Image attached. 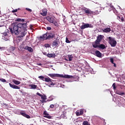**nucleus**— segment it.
I'll return each instance as SVG.
<instances>
[{
    "mask_svg": "<svg viewBox=\"0 0 125 125\" xmlns=\"http://www.w3.org/2000/svg\"><path fill=\"white\" fill-rule=\"evenodd\" d=\"M9 29L11 34H15L16 36L19 35V38H23L27 34V22L12 24L11 28Z\"/></svg>",
    "mask_w": 125,
    "mask_h": 125,
    "instance_id": "nucleus-1",
    "label": "nucleus"
},
{
    "mask_svg": "<svg viewBox=\"0 0 125 125\" xmlns=\"http://www.w3.org/2000/svg\"><path fill=\"white\" fill-rule=\"evenodd\" d=\"M8 35L7 33H4L3 34V38H4V37H7Z\"/></svg>",
    "mask_w": 125,
    "mask_h": 125,
    "instance_id": "nucleus-40",
    "label": "nucleus"
},
{
    "mask_svg": "<svg viewBox=\"0 0 125 125\" xmlns=\"http://www.w3.org/2000/svg\"><path fill=\"white\" fill-rule=\"evenodd\" d=\"M0 49H1V50H4V49H5V48L0 47Z\"/></svg>",
    "mask_w": 125,
    "mask_h": 125,
    "instance_id": "nucleus-44",
    "label": "nucleus"
},
{
    "mask_svg": "<svg viewBox=\"0 0 125 125\" xmlns=\"http://www.w3.org/2000/svg\"><path fill=\"white\" fill-rule=\"evenodd\" d=\"M116 94H118V95H125V92H122L119 90H117L116 92Z\"/></svg>",
    "mask_w": 125,
    "mask_h": 125,
    "instance_id": "nucleus-24",
    "label": "nucleus"
},
{
    "mask_svg": "<svg viewBox=\"0 0 125 125\" xmlns=\"http://www.w3.org/2000/svg\"><path fill=\"white\" fill-rule=\"evenodd\" d=\"M24 14H26V13H24Z\"/></svg>",
    "mask_w": 125,
    "mask_h": 125,
    "instance_id": "nucleus-53",
    "label": "nucleus"
},
{
    "mask_svg": "<svg viewBox=\"0 0 125 125\" xmlns=\"http://www.w3.org/2000/svg\"><path fill=\"white\" fill-rule=\"evenodd\" d=\"M104 38V36L100 35L97 37V42H101V41L103 40V38Z\"/></svg>",
    "mask_w": 125,
    "mask_h": 125,
    "instance_id": "nucleus-16",
    "label": "nucleus"
},
{
    "mask_svg": "<svg viewBox=\"0 0 125 125\" xmlns=\"http://www.w3.org/2000/svg\"><path fill=\"white\" fill-rule=\"evenodd\" d=\"M48 76H49V77H50L51 78H52V79H53L54 78H61V77L62 78H63L64 79H73V78H74V76L72 75H61L59 74H48Z\"/></svg>",
    "mask_w": 125,
    "mask_h": 125,
    "instance_id": "nucleus-2",
    "label": "nucleus"
},
{
    "mask_svg": "<svg viewBox=\"0 0 125 125\" xmlns=\"http://www.w3.org/2000/svg\"><path fill=\"white\" fill-rule=\"evenodd\" d=\"M41 99H42V100H40V102H42V103L46 102V101H45L47 99L46 96H45V95H42V96H41Z\"/></svg>",
    "mask_w": 125,
    "mask_h": 125,
    "instance_id": "nucleus-15",
    "label": "nucleus"
},
{
    "mask_svg": "<svg viewBox=\"0 0 125 125\" xmlns=\"http://www.w3.org/2000/svg\"><path fill=\"white\" fill-rule=\"evenodd\" d=\"M44 46L45 47H50V45L48 43H46L44 44Z\"/></svg>",
    "mask_w": 125,
    "mask_h": 125,
    "instance_id": "nucleus-36",
    "label": "nucleus"
},
{
    "mask_svg": "<svg viewBox=\"0 0 125 125\" xmlns=\"http://www.w3.org/2000/svg\"><path fill=\"white\" fill-rule=\"evenodd\" d=\"M83 110H81L80 112H76V116H81V115H83Z\"/></svg>",
    "mask_w": 125,
    "mask_h": 125,
    "instance_id": "nucleus-26",
    "label": "nucleus"
},
{
    "mask_svg": "<svg viewBox=\"0 0 125 125\" xmlns=\"http://www.w3.org/2000/svg\"><path fill=\"white\" fill-rule=\"evenodd\" d=\"M68 61H72L73 58V55H68Z\"/></svg>",
    "mask_w": 125,
    "mask_h": 125,
    "instance_id": "nucleus-28",
    "label": "nucleus"
},
{
    "mask_svg": "<svg viewBox=\"0 0 125 125\" xmlns=\"http://www.w3.org/2000/svg\"><path fill=\"white\" fill-rule=\"evenodd\" d=\"M20 114H21V116L25 117V118H27V119H30V118H31L30 115L26 114V113L25 112H24V111H21Z\"/></svg>",
    "mask_w": 125,
    "mask_h": 125,
    "instance_id": "nucleus-12",
    "label": "nucleus"
},
{
    "mask_svg": "<svg viewBox=\"0 0 125 125\" xmlns=\"http://www.w3.org/2000/svg\"><path fill=\"white\" fill-rule=\"evenodd\" d=\"M48 33H46L45 34H43L42 36H40V39L42 40H43V41H46V40H48Z\"/></svg>",
    "mask_w": 125,
    "mask_h": 125,
    "instance_id": "nucleus-10",
    "label": "nucleus"
},
{
    "mask_svg": "<svg viewBox=\"0 0 125 125\" xmlns=\"http://www.w3.org/2000/svg\"><path fill=\"white\" fill-rule=\"evenodd\" d=\"M55 56H56L55 53H51L47 54V57H49V58H55Z\"/></svg>",
    "mask_w": 125,
    "mask_h": 125,
    "instance_id": "nucleus-20",
    "label": "nucleus"
},
{
    "mask_svg": "<svg viewBox=\"0 0 125 125\" xmlns=\"http://www.w3.org/2000/svg\"><path fill=\"white\" fill-rule=\"evenodd\" d=\"M46 20H47V21H48V22H49L50 23H53L54 21H55V19L52 17L47 16V17H46Z\"/></svg>",
    "mask_w": 125,
    "mask_h": 125,
    "instance_id": "nucleus-9",
    "label": "nucleus"
},
{
    "mask_svg": "<svg viewBox=\"0 0 125 125\" xmlns=\"http://www.w3.org/2000/svg\"><path fill=\"white\" fill-rule=\"evenodd\" d=\"M60 42L58 41V40H55L54 42H53V43H52V46H55V47H58L59 46V43Z\"/></svg>",
    "mask_w": 125,
    "mask_h": 125,
    "instance_id": "nucleus-11",
    "label": "nucleus"
},
{
    "mask_svg": "<svg viewBox=\"0 0 125 125\" xmlns=\"http://www.w3.org/2000/svg\"><path fill=\"white\" fill-rule=\"evenodd\" d=\"M83 125H90V124L87 121H85L83 122Z\"/></svg>",
    "mask_w": 125,
    "mask_h": 125,
    "instance_id": "nucleus-31",
    "label": "nucleus"
},
{
    "mask_svg": "<svg viewBox=\"0 0 125 125\" xmlns=\"http://www.w3.org/2000/svg\"><path fill=\"white\" fill-rule=\"evenodd\" d=\"M95 54L96 56H97V57H99V58H100L101 56H102V54L101 53V52H100V51L98 50H96L95 52Z\"/></svg>",
    "mask_w": 125,
    "mask_h": 125,
    "instance_id": "nucleus-18",
    "label": "nucleus"
},
{
    "mask_svg": "<svg viewBox=\"0 0 125 125\" xmlns=\"http://www.w3.org/2000/svg\"><path fill=\"white\" fill-rule=\"evenodd\" d=\"M98 48H100V49H105L106 46L104 45V44H100Z\"/></svg>",
    "mask_w": 125,
    "mask_h": 125,
    "instance_id": "nucleus-23",
    "label": "nucleus"
},
{
    "mask_svg": "<svg viewBox=\"0 0 125 125\" xmlns=\"http://www.w3.org/2000/svg\"><path fill=\"white\" fill-rule=\"evenodd\" d=\"M82 11L85 13L87 16H91L94 13H96V14H98L99 13V12L98 11H95V12H93L91 11L89 8H87L86 7H83L81 8Z\"/></svg>",
    "mask_w": 125,
    "mask_h": 125,
    "instance_id": "nucleus-3",
    "label": "nucleus"
},
{
    "mask_svg": "<svg viewBox=\"0 0 125 125\" xmlns=\"http://www.w3.org/2000/svg\"><path fill=\"white\" fill-rule=\"evenodd\" d=\"M10 49L12 51H13L15 50V47L12 46V47H11Z\"/></svg>",
    "mask_w": 125,
    "mask_h": 125,
    "instance_id": "nucleus-38",
    "label": "nucleus"
},
{
    "mask_svg": "<svg viewBox=\"0 0 125 125\" xmlns=\"http://www.w3.org/2000/svg\"><path fill=\"white\" fill-rule=\"evenodd\" d=\"M0 81L2 82V83H5L6 82V80L3 78L0 79Z\"/></svg>",
    "mask_w": 125,
    "mask_h": 125,
    "instance_id": "nucleus-33",
    "label": "nucleus"
},
{
    "mask_svg": "<svg viewBox=\"0 0 125 125\" xmlns=\"http://www.w3.org/2000/svg\"><path fill=\"white\" fill-rule=\"evenodd\" d=\"M37 95H38L39 96H40V97H41V96L42 95V94H41V93L37 92Z\"/></svg>",
    "mask_w": 125,
    "mask_h": 125,
    "instance_id": "nucleus-43",
    "label": "nucleus"
},
{
    "mask_svg": "<svg viewBox=\"0 0 125 125\" xmlns=\"http://www.w3.org/2000/svg\"><path fill=\"white\" fill-rule=\"evenodd\" d=\"M113 64H114V67H117V65H116V63H114Z\"/></svg>",
    "mask_w": 125,
    "mask_h": 125,
    "instance_id": "nucleus-48",
    "label": "nucleus"
},
{
    "mask_svg": "<svg viewBox=\"0 0 125 125\" xmlns=\"http://www.w3.org/2000/svg\"><path fill=\"white\" fill-rule=\"evenodd\" d=\"M44 82H46V83H48L47 84V85H48V86H51V85H55V83H53V82H54V80L50 79L49 77L45 78V80L44 81Z\"/></svg>",
    "mask_w": 125,
    "mask_h": 125,
    "instance_id": "nucleus-4",
    "label": "nucleus"
},
{
    "mask_svg": "<svg viewBox=\"0 0 125 125\" xmlns=\"http://www.w3.org/2000/svg\"><path fill=\"white\" fill-rule=\"evenodd\" d=\"M65 60H66V61H68V60H67V59H65Z\"/></svg>",
    "mask_w": 125,
    "mask_h": 125,
    "instance_id": "nucleus-52",
    "label": "nucleus"
},
{
    "mask_svg": "<svg viewBox=\"0 0 125 125\" xmlns=\"http://www.w3.org/2000/svg\"><path fill=\"white\" fill-rule=\"evenodd\" d=\"M65 42H66V43H70V42H71L69 41V39L67 37L66 38V39H65Z\"/></svg>",
    "mask_w": 125,
    "mask_h": 125,
    "instance_id": "nucleus-32",
    "label": "nucleus"
},
{
    "mask_svg": "<svg viewBox=\"0 0 125 125\" xmlns=\"http://www.w3.org/2000/svg\"><path fill=\"white\" fill-rule=\"evenodd\" d=\"M25 10H27V11H28L29 12L31 13L32 12V9L28 8H26Z\"/></svg>",
    "mask_w": 125,
    "mask_h": 125,
    "instance_id": "nucleus-34",
    "label": "nucleus"
},
{
    "mask_svg": "<svg viewBox=\"0 0 125 125\" xmlns=\"http://www.w3.org/2000/svg\"><path fill=\"white\" fill-rule=\"evenodd\" d=\"M15 21H17L18 22H24V21H25V20L18 18L15 20Z\"/></svg>",
    "mask_w": 125,
    "mask_h": 125,
    "instance_id": "nucleus-27",
    "label": "nucleus"
},
{
    "mask_svg": "<svg viewBox=\"0 0 125 125\" xmlns=\"http://www.w3.org/2000/svg\"><path fill=\"white\" fill-rule=\"evenodd\" d=\"M54 107H55V105H54V104H51L50 105V108H51V109H53V108H54Z\"/></svg>",
    "mask_w": 125,
    "mask_h": 125,
    "instance_id": "nucleus-39",
    "label": "nucleus"
},
{
    "mask_svg": "<svg viewBox=\"0 0 125 125\" xmlns=\"http://www.w3.org/2000/svg\"><path fill=\"white\" fill-rule=\"evenodd\" d=\"M110 61L112 64H114V59L113 58L110 59Z\"/></svg>",
    "mask_w": 125,
    "mask_h": 125,
    "instance_id": "nucleus-37",
    "label": "nucleus"
},
{
    "mask_svg": "<svg viewBox=\"0 0 125 125\" xmlns=\"http://www.w3.org/2000/svg\"><path fill=\"white\" fill-rule=\"evenodd\" d=\"M17 9V11H18V10H20L21 9L20 8H18Z\"/></svg>",
    "mask_w": 125,
    "mask_h": 125,
    "instance_id": "nucleus-50",
    "label": "nucleus"
},
{
    "mask_svg": "<svg viewBox=\"0 0 125 125\" xmlns=\"http://www.w3.org/2000/svg\"><path fill=\"white\" fill-rule=\"evenodd\" d=\"M12 82L15 84H16V85H19V84H20V83H21V82L20 81L16 80H12Z\"/></svg>",
    "mask_w": 125,
    "mask_h": 125,
    "instance_id": "nucleus-22",
    "label": "nucleus"
},
{
    "mask_svg": "<svg viewBox=\"0 0 125 125\" xmlns=\"http://www.w3.org/2000/svg\"><path fill=\"white\" fill-rule=\"evenodd\" d=\"M43 115H44V118H47V119H51V116L47 113V111H44L43 112Z\"/></svg>",
    "mask_w": 125,
    "mask_h": 125,
    "instance_id": "nucleus-13",
    "label": "nucleus"
},
{
    "mask_svg": "<svg viewBox=\"0 0 125 125\" xmlns=\"http://www.w3.org/2000/svg\"><path fill=\"white\" fill-rule=\"evenodd\" d=\"M46 29H47V30H48V31H50V30H51V27H47Z\"/></svg>",
    "mask_w": 125,
    "mask_h": 125,
    "instance_id": "nucleus-42",
    "label": "nucleus"
},
{
    "mask_svg": "<svg viewBox=\"0 0 125 125\" xmlns=\"http://www.w3.org/2000/svg\"><path fill=\"white\" fill-rule=\"evenodd\" d=\"M9 85L12 88H13L14 89H20V87L15 84H12L11 83H9Z\"/></svg>",
    "mask_w": 125,
    "mask_h": 125,
    "instance_id": "nucleus-17",
    "label": "nucleus"
},
{
    "mask_svg": "<svg viewBox=\"0 0 125 125\" xmlns=\"http://www.w3.org/2000/svg\"><path fill=\"white\" fill-rule=\"evenodd\" d=\"M100 44V42H98V41H97L96 40L94 42H93L92 46L93 47H94V48H98Z\"/></svg>",
    "mask_w": 125,
    "mask_h": 125,
    "instance_id": "nucleus-6",
    "label": "nucleus"
},
{
    "mask_svg": "<svg viewBox=\"0 0 125 125\" xmlns=\"http://www.w3.org/2000/svg\"><path fill=\"white\" fill-rule=\"evenodd\" d=\"M121 21H122V22H124V21H125V19H124V18H121Z\"/></svg>",
    "mask_w": 125,
    "mask_h": 125,
    "instance_id": "nucleus-45",
    "label": "nucleus"
},
{
    "mask_svg": "<svg viewBox=\"0 0 125 125\" xmlns=\"http://www.w3.org/2000/svg\"><path fill=\"white\" fill-rule=\"evenodd\" d=\"M24 49H26L28 50L29 52H33V48L31 47H29L28 46H26L24 47Z\"/></svg>",
    "mask_w": 125,
    "mask_h": 125,
    "instance_id": "nucleus-19",
    "label": "nucleus"
},
{
    "mask_svg": "<svg viewBox=\"0 0 125 125\" xmlns=\"http://www.w3.org/2000/svg\"><path fill=\"white\" fill-rule=\"evenodd\" d=\"M12 12L13 13H15V12H17V9H15V10H12Z\"/></svg>",
    "mask_w": 125,
    "mask_h": 125,
    "instance_id": "nucleus-41",
    "label": "nucleus"
},
{
    "mask_svg": "<svg viewBox=\"0 0 125 125\" xmlns=\"http://www.w3.org/2000/svg\"><path fill=\"white\" fill-rule=\"evenodd\" d=\"M112 87L113 88L114 90H115V89H116V83H113L112 84Z\"/></svg>",
    "mask_w": 125,
    "mask_h": 125,
    "instance_id": "nucleus-35",
    "label": "nucleus"
},
{
    "mask_svg": "<svg viewBox=\"0 0 125 125\" xmlns=\"http://www.w3.org/2000/svg\"><path fill=\"white\" fill-rule=\"evenodd\" d=\"M43 54L44 55H47V54L46 53V52H43Z\"/></svg>",
    "mask_w": 125,
    "mask_h": 125,
    "instance_id": "nucleus-46",
    "label": "nucleus"
},
{
    "mask_svg": "<svg viewBox=\"0 0 125 125\" xmlns=\"http://www.w3.org/2000/svg\"><path fill=\"white\" fill-rule=\"evenodd\" d=\"M108 40L109 41V43L112 47H115L116 45H117V41L115 40L112 39L111 37L108 38Z\"/></svg>",
    "mask_w": 125,
    "mask_h": 125,
    "instance_id": "nucleus-5",
    "label": "nucleus"
},
{
    "mask_svg": "<svg viewBox=\"0 0 125 125\" xmlns=\"http://www.w3.org/2000/svg\"><path fill=\"white\" fill-rule=\"evenodd\" d=\"M41 15L42 16H46L47 15V9H43L42 10V12L40 13Z\"/></svg>",
    "mask_w": 125,
    "mask_h": 125,
    "instance_id": "nucleus-14",
    "label": "nucleus"
},
{
    "mask_svg": "<svg viewBox=\"0 0 125 125\" xmlns=\"http://www.w3.org/2000/svg\"><path fill=\"white\" fill-rule=\"evenodd\" d=\"M29 86H30L32 89H36V88H37L38 86L36 84H31L29 85Z\"/></svg>",
    "mask_w": 125,
    "mask_h": 125,
    "instance_id": "nucleus-25",
    "label": "nucleus"
},
{
    "mask_svg": "<svg viewBox=\"0 0 125 125\" xmlns=\"http://www.w3.org/2000/svg\"><path fill=\"white\" fill-rule=\"evenodd\" d=\"M102 31L104 33H110V32H111V28L107 27L106 28L102 29Z\"/></svg>",
    "mask_w": 125,
    "mask_h": 125,
    "instance_id": "nucleus-21",
    "label": "nucleus"
},
{
    "mask_svg": "<svg viewBox=\"0 0 125 125\" xmlns=\"http://www.w3.org/2000/svg\"><path fill=\"white\" fill-rule=\"evenodd\" d=\"M114 13H115V14H118V12H117V11H114Z\"/></svg>",
    "mask_w": 125,
    "mask_h": 125,
    "instance_id": "nucleus-49",
    "label": "nucleus"
},
{
    "mask_svg": "<svg viewBox=\"0 0 125 125\" xmlns=\"http://www.w3.org/2000/svg\"><path fill=\"white\" fill-rule=\"evenodd\" d=\"M55 38V33L54 32L48 33V40H51Z\"/></svg>",
    "mask_w": 125,
    "mask_h": 125,
    "instance_id": "nucleus-7",
    "label": "nucleus"
},
{
    "mask_svg": "<svg viewBox=\"0 0 125 125\" xmlns=\"http://www.w3.org/2000/svg\"><path fill=\"white\" fill-rule=\"evenodd\" d=\"M38 65L39 66H42V65L41 63H38Z\"/></svg>",
    "mask_w": 125,
    "mask_h": 125,
    "instance_id": "nucleus-47",
    "label": "nucleus"
},
{
    "mask_svg": "<svg viewBox=\"0 0 125 125\" xmlns=\"http://www.w3.org/2000/svg\"><path fill=\"white\" fill-rule=\"evenodd\" d=\"M112 9H113V10H114V6H112Z\"/></svg>",
    "mask_w": 125,
    "mask_h": 125,
    "instance_id": "nucleus-51",
    "label": "nucleus"
},
{
    "mask_svg": "<svg viewBox=\"0 0 125 125\" xmlns=\"http://www.w3.org/2000/svg\"><path fill=\"white\" fill-rule=\"evenodd\" d=\"M81 30H83V29H85L86 28H91V24H89L88 23H86L84 25H82L80 27Z\"/></svg>",
    "mask_w": 125,
    "mask_h": 125,
    "instance_id": "nucleus-8",
    "label": "nucleus"
},
{
    "mask_svg": "<svg viewBox=\"0 0 125 125\" xmlns=\"http://www.w3.org/2000/svg\"><path fill=\"white\" fill-rule=\"evenodd\" d=\"M39 78L40 79V80H42V81H43V82H44V80L45 79V78H44V77H43L42 76H39Z\"/></svg>",
    "mask_w": 125,
    "mask_h": 125,
    "instance_id": "nucleus-30",
    "label": "nucleus"
},
{
    "mask_svg": "<svg viewBox=\"0 0 125 125\" xmlns=\"http://www.w3.org/2000/svg\"><path fill=\"white\" fill-rule=\"evenodd\" d=\"M52 23L56 26V27H58V26H59V24H58V22H57V21H54Z\"/></svg>",
    "mask_w": 125,
    "mask_h": 125,
    "instance_id": "nucleus-29",
    "label": "nucleus"
}]
</instances>
